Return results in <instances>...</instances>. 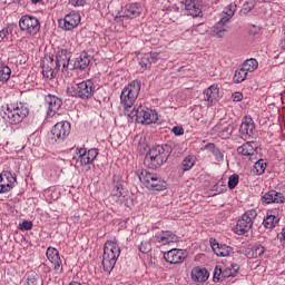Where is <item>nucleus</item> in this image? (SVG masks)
<instances>
[{
    "instance_id": "obj_41",
    "label": "nucleus",
    "mask_w": 285,
    "mask_h": 285,
    "mask_svg": "<svg viewBox=\"0 0 285 285\" xmlns=\"http://www.w3.org/2000/svg\"><path fill=\"white\" fill-rule=\"evenodd\" d=\"M233 125H228L225 122V126H223V131L220 132V137H230V135H233Z\"/></svg>"
},
{
    "instance_id": "obj_37",
    "label": "nucleus",
    "mask_w": 285,
    "mask_h": 285,
    "mask_svg": "<svg viewBox=\"0 0 285 285\" xmlns=\"http://www.w3.org/2000/svg\"><path fill=\"white\" fill-rule=\"evenodd\" d=\"M237 271H239V266L230 265L223 269V277H235L237 275Z\"/></svg>"
},
{
    "instance_id": "obj_27",
    "label": "nucleus",
    "mask_w": 285,
    "mask_h": 285,
    "mask_svg": "<svg viewBox=\"0 0 285 285\" xmlns=\"http://www.w3.org/2000/svg\"><path fill=\"white\" fill-rule=\"evenodd\" d=\"M208 277H209V274H208V271H206V268L194 267L191 269V279L194 282L204 283L208 279Z\"/></svg>"
},
{
    "instance_id": "obj_36",
    "label": "nucleus",
    "mask_w": 285,
    "mask_h": 285,
    "mask_svg": "<svg viewBox=\"0 0 285 285\" xmlns=\"http://www.w3.org/2000/svg\"><path fill=\"white\" fill-rule=\"evenodd\" d=\"M225 23H219V21L217 22V24L214 27V37H218V39H222V37H224L226 35V32H228V28L226 27H222Z\"/></svg>"
},
{
    "instance_id": "obj_30",
    "label": "nucleus",
    "mask_w": 285,
    "mask_h": 285,
    "mask_svg": "<svg viewBox=\"0 0 285 285\" xmlns=\"http://www.w3.org/2000/svg\"><path fill=\"white\" fill-rule=\"evenodd\" d=\"M277 224H279V217L272 214H267L266 218L263 220V226L267 228V230H273Z\"/></svg>"
},
{
    "instance_id": "obj_47",
    "label": "nucleus",
    "mask_w": 285,
    "mask_h": 285,
    "mask_svg": "<svg viewBox=\"0 0 285 285\" xmlns=\"http://www.w3.org/2000/svg\"><path fill=\"white\" fill-rule=\"evenodd\" d=\"M213 155H214L216 161H224V153H222V150L219 148L216 149Z\"/></svg>"
},
{
    "instance_id": "obj_33",
    "label": "nucleus",
    "mask_w": 285,
    "mask_h": 285,
    "mask_svg": "<svg viewBox=\"0 0 285 285\" xmlns=\"http://www.w3.org/2000/svg\"><path fill=\"white\" fill-rule=\"evenodd\" d=\"M10 75H12L10 67L3 62H0V81H8V79H10Z\"/></svg>"
},
{
    "instance_id": "obj_19",
    "label": "nucleus",
    "mask_w": 285,
    "mask_h": 285,
    "mask_svg": "<svg viewBox=\"0 0 285 285\" xmlns=\"http://www.w3.org/2000/svg\"><path fill=\"white\" fill-rule=\"evenodd\" d=\"M210 246L217 257H230L233 247L217 243L216 239H210Z\"/></svg>"
},
{
    "instance_id": "obj_44",
    "label": "nucleus",
    "mask_w": 285,
    "mask_h": 285,
    "mask_svg": "<svg viewBox=\"0 0 285 285\" xmlns=\"http://www.w3.org/2000/svg\"><path fill=\"white\" fill-rule=\"evenodd\" d=\"M19 228L21 230H32V222L23 220L21 224H19Z\"/></svg>"
},
{
    "instance_id": "obj_20",
    "label": "nucleus",
    "mask_w": 285,
    "mask_h": 285,
    "mask_svg": "<svg viewBox=\"0 0 285 285\" xmlns=\"http://www.w3.org/2000/svg\"><path fill=\"white\" fill-rule=\"evenodd\" d=\"M46 104L48 108V117H55L59 108H61L62 101L58 97L49 95L46 96Z\"/></svg>"
},
{
    "instance_id": "obj_50",
    "label": "nucleus",
    "mask_w": 285,
    "mask_h": 285,
    "mask_svg": "<svg viewBox=\"0 0 285 285\" xmlns=\"http://www.w3.org/2000/svg\"><path fill=\"white\" fill-rule=\"evenodd\" d=\"M233 101H242L244 99V95L242 92H235L233 94Z\"/></svg>"
},
{
    "instance_id": "obj_21",
    "label": "nucleus",
    "mask_w": 285,
    "mask_h": 285,
    "mask_svg": "<svg viewBox=\"0 0 285 285\" xmlns=\"http://www.w3.org/2000/svg\"><path fill=\"white\" fill-rule=\"evenodd\" d=\"M219 86L216 83L209 86L207 89L204 90V99L212 106L213 104H217V101H219Z\"/></svg>"
},
{
    "instance_id": "obj_25",
    "label": "nucleus",
    "mask_w": 285,
    "mask_h": 285,
    "mask_svg": "<svg viewBox=\"0 0 285 285\" xmlns=\"http://www.w3.org/2000/svg\"><path fill=\"white\" fill-rule=\"evenodd\" d=\"M235 12H237V4L229 3L224 8L219 23H228V21L235 17Z\"/></svg>"
},
{
    "instance_id": "obj_29",
    "label": "nucleus",
    "mask_w": 285,
    "mask_h": 285,
    "mask_svg": "<svg viewBox=\"0 0 285 285\" xmlns=\"http://www.w3.org/2000/svg\"><path fill=\"white\" fill-rule=\"evenodd\" d=\"M76 66L80 70H86V68L90 66V56L88 55V52L83 51L80 53V56L76 60Z\"/></svg>"
},
{
    "instance_id": "obj_43",
    "label": "nucleus",
    "mask_w": 285,
    "mask_h": 285,
    "mask_svg": "<svg viewBox=\"0 0 285 285\" xmlns=\"http://www.w3.org/2000/svg\"><path fill=\"white\" fill-rule=\"evenodd\" d=\"M139 250L144 254L150 253V250H153V245L150 244V242L145 240L139 245Z\"/></svg>"
},
{
    "instance_id": "obj_3",
    "label": "nucleus",
    "mask_w": 285,
    "mask_h": 285,
    "mask_svg": "<svg viewBox=\"0 0 285 285\" xmlns=\"http://www.w3.org/2000/svg\"><path fill=\"white\" fill-rule=\"evenodd\" d=\"M119 255H121L119 245L116 242L107 240L104 246L102 255V268L105 273H110L112 268H115V264H117Z\"/></svg>"
},
{
    "instance_id": "obj_22",
    "label": "nucleus",
    "mask_w": 285,
    "mask_h": 285,
    "mask_svg": "<svg viewBox=\"0 0 285 285\" xmlns=\"http://www.w3.org/2000/svg\"><path fill=\"white\" fill-rule=\"evenodd\" d=\"M157 242L161 244V246H169V244H177L179 236L170 230L161 232L157 235Z\"/></svg>"
},
{
    "instance_id": "obj_28",
    "label": "nucleus",
    "mask_w": 285,
    "mask_h": 285,
    "mask_svg": "<svg viewBox=\"0 0 285 285\" xmlns=\"http://www.w3.org/2000/svg\"><path fill=\"white\" fill-rule=\"evenodd\" d=\"M124 187L121 186V183H116L114 188L111 189V200L115 202V204H124Z\"/></svg>"
},
{
    "instance_id": "obj_15",
    "label": "nucleus",
    "mask_w": 285,
    "mask_h": 285,
    "mask_svg": "<svg viewBox=\"0 0 285 285\" xmlns=\"http://www.w3.org/2000/svg\"><path fill=\"white\" fill-rule=\"evenodd\" d=\"M17 178L10 171H2L0 174V194L10 193L14 188Z\"/></svg>"
},
{
    "instance_id": "obj_2",
    "label": "nucleus",
    "mask_w": 285,
    "mask_h": 285,
    "mask_svg": "<svg viewBox=\"0 0 285 285\" xmlns=\"http://www.w3.org/2000/svg\"><path fill=\"white\" fill-rule=\"evenodd\" d=\"M140 90L141 81L139 80H134L124 87L120 94V105L125 108L126 115H129L130 108L135 106V101H137Z\"/></svg>"
},
{
    "instance_id": "obj_7",
    "label": "nucleus",
    "mask_w": 285,
    "mask_h": 285,
    "mask_svg": "<svg viewBox=\"0 0 285 285\" xmlns=\"http://www.w3.org/2000/svg\"><path fill=\"white\" fill-rule=\"evenodd\" d=\"M139 179L146 188H150L151 190H166L168 186V184L161 179V176L148 170H142L139 175Z\"/></svg>"
},
{
    "instance_id": "obj_14",
    "label": "nucleus",
    "mask_w": 285,
    "mask_h": 285,
    "mask_svg": "<svg viewBox=\"0 0 285 285\" xmlns=\"http://www.w3.org/2000/svg\"><path fill=\"white\" fill-rule=\"evenodd\" d=\"M97 155H99V151L95 148L89 149L88 151L80 148L77 151V164H80V166H90V164L97 159Z\"/></svg>"
},
{
    "instance_id": "obj_31",
    "label": "nucleus",
    "mask_w": 285,
    "mask_h": 285,
    "mask_svg": "<svg viewBox=\"0 0 285 285\" xmlns=\"http://www.w3.org/2000/svg\"><path fill=\"white\" fill-rule=\"evenodd\" d=\"M265 248L262 245H254L248 252L247 257L248 259H257V257H262L264 255Z\"/></svg>"
},
{
    "instance_id": "obj_9",
    "label": "nucleus",
    "mask_w": 285,
    "mask_h": 285,
    "mask_svg": "<svg viewBox=\"0 0 285 285\" xmlns=\"http://www.w3.org/2000/svg\"><path fill=\"white\" fill-rule=\"evenodd\" d=\"M70 122L68 121H60L57 122L50 134L48 135L50 144H57L59 141H63V139H67L68 135H70Z\"/></svg>"
},
{
    "instance_id": "obj_24",
    "label": "nucleus",
    "mask_w": 285,
    "mask_h": 285,
    "mask_svg": "<svg viewBox=\"0 0 285 285\" xmlns=\"http://www.w3.org/2000/svg\"><path fill=\"white\" fill-rule=\"evenodd\" d=\"M56 59L58 68H61L62 66V71L68 70V66L70 65V55L68 53V50H59L57 52Z\"/></svg>"
},
{
    "instance_id": "obj_26",
    "label": "nucleus",
    "mask_w": 285,
    "mask_h": 285,
    "mask_svg": "<svg viewBox=\"0 0 285 285\" xmlns=\"http://www.w3.org/2000/svg\"><path fill=\"white\" fill-rule=\"evenodd\" d=\"M157 59H159V53L147 52L141 55L139 65L141 66V68H150V66H153V63H155Z\"/></svg>"
},
{
    "instance_id": "obj_5",
    "label": "nucleus",
    "mask_w": 285,
    "mask_h": 285,
    "mask_svg": "<svg viewBox=\"0 0 285 285\" xmlns=\"http://www.w3.org/2000/svg\"><path fill=\"white\" fill-rule=\"evenodd\" d=\"M29 110L27 107H23L22 105H6L2 106V118L8 121V124H11V126H17L18 124H21L23 119H26L29 115Z\"/></svg>"
},
{
    "instance_id": "obj_23",
    "label": "nucleus",
    "mask_w": 285,
    "mask_h": 285,
    "mask_svg": "<svg viewBox=\"0 0 285 285\" xmlns=\"http://www.w3.org/2000/svg\"><path fill=\"white\" fill-rule=\"evenodd\" d=\"M263 204H283L284 202V194L269 190L262 197Z\"/></svg>"
},
{
    "instance_id": "obj_18",
    "label": "nucleus",
    "mask_w": 285,
    "mask_h": 285,
    "mask_svg": "<svg viewBox=\"0 0 285 285\" xmlns=\"http://www.w3.org/2000/svg\"><path fill=\"white\" fill-rule=\"evenodd\" d=\"M46 255L47 259L53 264L55 271H59L61 273V271H63V265L61 262V256H59V250H57L55 247H48Z\"/></svg>"
},
{
    "instance_id": "obj_35",
    "label": "nucleus",
    "mask_w": 285,
    "mask_h": 285,
    "mask_svg": "<svg viewBox=\"0 0 285 285\" xmlns=\"http://www.w3.org/2000/svg\"><path fill=\"white\" fill-rule=\"evenodd\" d=\"M42 76L45 77V79H55V77L57 76V72L55 71L52 66L43 63Z\"/></svg>"
},
{
    "instance_id": "obj_39",
    "label": "nucleus",
    "mask_w": 285,
    "mask_h": 285,
    "mask_svg": "<svg viewBox=\"0 0 285 285\" xmlns=\"http://www.w3.org/2000/svg\"><path fill=\"white\" fill-rule=\"evenodd\" d=\"M254 170L256 175H264L266 170V161L264 159H259L254 165Z\"/></svg>"
},
{
    "instance_id": "obj_8",
    "label": "nucleus",
    "mask_w": 285,
    "mask_h": 285,
    "mask_svg": "<svg viewBox=\"0 0 285 285\" xmlns=\"http://www.w3.org/2000/svg\"><path fill=\"white\" fill-rule=\"evenodd\" d=\"M257 217V212L255 209L247 210L243 216L237 220L236 226L234 227V233L236 235H246L250 228L255 218Z\"/></svg>"
},
{
    "instance_id": "obj_4",
    "label": "nucleus",
    "mask_w": 285,
    "mask_h": 285,
    "mask_svg": "<svg viewBox=\"0 0 285 285\" xmlns=\"http://www.w3.org/2000/svg\"><path fill=\"white\" fill-rule=\"evenodd\" d=\"M67 95L69 97H79V99H92V95H95V82L92 80H83L81 82L73 80L67 87Z\"/></svg>"
},
{
    "instance_id": "obj_46",
    "label": "nucleus",
    "mask_w": 285,
    "mask_h": 285,
    "mask_svg": "<svg viewBox=\"0 0 285 285\" xmlns=\"http://www.w3.org/2000/svg\"><path fill=\"white\" fill-rule=\"evenodd\" d=\"M88 0H69V3L75 8L82 7Z\"/></svg>"
},
{
    "instance_id": "obj_6",
    "label": "nucleus",
    "mask_w": 285,
    "mask_h": 285,
    "mask_svg": "<svg viewBox=\"0 0 285 285\" xmlns=\"http://www.w3.org/2000/svg\"><path fill=\"white\" fill-rule=\"evenodd\" d=\"M127 117H130V119H135L137 124H142L144 126H150V124H157L159 120V115L157 111L139 106L137 109L131 110L129 114H127Z\"/></svg>"
},
{
    "instance_id": "obj_42",
    "label": "nucleus",
    "mask_w": 285,
    "mask_h": 285,
    "mask_svg": "<svg viewBox=\"0 0 285 285\" xmlns=\"http://www.w3.org/2000/svg\"><path fill=\"white\" fill-rule=\"evenodd\" d=\"M237 184H239V175L234 174L228 179V188L233 190V188H235Z\"/></svg>"
},
{
    "instance_id": "obj_16",
    "label": "nucleus",
    "mask_w": 285,
    "mask_h": 285,
    "mask_svg": "<svg viewBox=\"0 0 285 285\" xmlns=\"http://www.w3.org/2000/svg\"><path fill=\"white\" fill-rule=\"evenodd\" d=\"M164 257L168 264H183V262H186L188 253L184 249L174 248L165 253Z\"/></svg>"
},
{
    "instance_id": "obj_49",
    "label": "nucleus",
    "mask_w": 285,
    "mask_h": 285,
    "mask_svg": "<svg viewBox=\"0 0 285 285\" xmlns=\"http://www.w3.org/2000/svg\"><path fill=\"white\" fill-rule=\"evenodd\" d=\"M206 150H208L209 153H212V155L217 150V147H215V144L209 142L205 146Z\"/></svg>"
},
{
    "instance_id": "obj_52",
    "label": "nucleus",
    "mask_w": 285,
    "mask_h": 285,
    "mask_svg": "<svg viewBox=\"0 0 285 285\" xmlns=\"http://www.w3.org/2000/svg\"><path fill=\"white\" fill-rule=\"evenodd\" d=\"M9 32L8 29H2L0 31V39H6V37H8Z\"/></svg>"
},
{
    "instance_id": "obj_57",
    "label": "nucleus",
    "mask_w": 285,
    "mask_h": 285,
    "mask_svg": "<svg viewBox=\"0 0 285 285\" xmlns=\"http://www.w3.org/2000/svg\"><path fill=\"white\" fill-rule=\"evenodd\" d=\"M87 170H90V166L87 167Z\"/></svg>"
},
{
    "instance_id": "obj_38",
    "label": "nucleus",
    "mask_w": 285,
    "mask_h": 285,
    "mask_svg": "<svg viewBox=\"0 0 285 285\" xmlns=\"http://www.w3.org/2000/svg\"><path fill=\"white\" fill-rule=\"evenodd\" d=\"M39 284H40L39 274H37L36 272H29L27 274L26 285H39Z\"/></svg>"
},
{
    "instance_id": "obj_10",
    "label": "nucleus",
    "mask_w": 285,
    "mask_h": 285,
    "mask_svg": "<svg viewBox=\"0 0 285 285\" xmlns=\"http://www.w3.org/2000/svg\"><path fill=\"white\" fill-rule=\"evenodd\" d=\"M19 27L22 32H26V35H31V37H35V35L41 30L39 19L33 16H22L19 21Z\"/></svg>"
},
{
    "instance_id": "obj_13",
    "label": "nucleus",
    "mask_w": 285,
    "mask_h": 285,
    "mask_svg": "<svg viewBox=\"0 0 285 285\" xmlns=\"http://www.w3.org/2000/svg\"><path fill=\"white\" fill-rule=\"evenodd\" d=\"M79 23H81V16L76 11H71L62 20H59V26L62 30H75Z\"/></svg>"
},
{
    "instance_id": "obj_54",
    "label": "nucleus",
    "mask_w": 285,
    "mask_h": 285,
    "mask_svg": "<svg viewBox=\"0 0 285 285\" xmlns=\"http://www.w3.org/2000/svg\"><path fill=\"white\" fill-rule=\"evenodd\" d=\"M281 46H282V48L285 50V37H284V39L282 40Z\"/></svg>"
},
{
    "instance_id": "obj_1",
    "label": "nucleus",
    "mask_w": 285,
    "mask_h": 285,
    "mask_svg": "<svg viewBox=\"0 0 285 285\" xmlns=\"http://www.w3.org/2000/svg\"><path fill=\"white\" fill-rule=\"evenodd\" d=\"M170 146L165 145H158L155 147H151L149 151L146 154L144 164L147 168H150L151 170H155L159 168V166H164L166 161H168V157H170Z\"/></svg>"
},
{
    "instance_id": "obj_32",
    "label": "nucleus",
    "mask_w": 285,
    "mask_h": 285,
    "mask_svg": "<svg viewBox=\"0 0 285 285\" xmlns=\"http://www.w3.org/2000/svg\"><path fill=\"white\" fill-rule=\"evenodd\" d=\"M259 66V62H257L256 59H247L244 61L242 68L248 72H255Z\"/></svg>"
},
{
    "instance_id": "obj_51",
    "label": "nucleus",
    "mask_w": 285,
    "mask_h": 285,
    "mask_svg": "<svg viewBox=\"0 0 285 285\" xmlns=\"http://www.w3.org/2000/svg\"><path fill=\"white\" fill-rule=\"evenodd\" d=\"M173 132L174 135H177V136L184 135V129L181 127H174Z\"/></svg>"
},
{
    "instance_id": "obj_56",
    "label": "nucleus",
    "mask_w": 285,
    "mask_h": 285,
    "mask_svg": "<svg viewBox=\"0 0 285 285\" xmlns=\"http://www.w3.org/2000/svg\"><path fill=\"white\" fill-rule=\"evenodd\" d=\"M220 184H222V181H218V183H217V186H219Z\"/></svg>"
},
{
    "instance_id": "obj_45",
    "label": "nucleus",
    "mask_w": 285,
    "mask_h": 285,
    "mask_svg": "<svg viewBox=\"0 0 285 285\" xmlns=\"http://www.w3.org/2000/svg\"><path fill=\"white\" fill-rule=\"evenodd\" d=\"M219 277H224V268L216 266L214 271V279H219Z\"/></svg>"
},
{
    "instance_id": "obj_17",
    "label": "nucleus",
    "mask_w": 285,
    "mask_h": 285,
    "mask_svg": "<svg viewBox=\"0 0 285 285\" xmlns=\"http://www.w3.org/2000/svg\"><path fill=\"white\" fill-rule=\"evenodd\" d=\"M239 132L242 139H249L253 132H255V122H253V118L245 117L240 124Z\"/></svg>"
},
{
    "instance_id": "obj_55",
    "label": "nucleus",
    "mask_w": 285,
    "mask_h": 285,
    "mask_svg": "<svg viewBox=\"0 0 285 285\" xmlns=\"http://www.w3.org/2000/svg\"><path fill=\"white\" fill-rule=\"evenodd\" d=\"M41 0H31V3H40Z\"/></svg>"
},
{
    "instance_id": "obj_34",
    "label": "nucleus",
    "mask_w": 285,
    "mask_h": 285,
    "mask_svg": "<svg viewBox=\"0 0 285 285\" xmlns=\"http://www.w3.org/2000/svg\"><path fill=\"white\" fill-rule=\"evenodd\" d=\"M246 77H248V72L240 67L235 71L233 81L234 83H242V81H246Z\"/></svg>"
},
{
    "instance_id": "obj_12",
    "label": "nucleus",
    "mask_w": 285,
    "mask_h": 285,
    "mask_svg": "<svg viewBox=\"0 0 285 285\" xmlns=\"http://www.w3.org/2000/svg\"><path fill=\"white\" fill-rule=\"evenodd\" d=\"M259 145L256 141H247L237 148L238 155L248 157L249 161H257V149Z\"/></svg>"
},
{
    "instance_id": "obj_11",
    "label": "nucleus",
    "mask_w": 285,
    "mask_h": 285,
    "mask_svg": "<svg viewBox=\"0 0 285 285\" xmlns=\"http://www.w3.org/2000/svg\"><path fill=\"white\" fill-rule=\"evenodd\" d=\"M142 9L139 3H130L125 7L122 14L116 16V21H126V19H137L141 14Z\"/></svg>"
},
{
    "instance_id": "obj_53",
    "label": "nucleus",
    "mask_w": 285,
    "mask_h": 285,
    "mask_svg": "<svg viewBox=\"0 0 285 285\" xmlns=\"http://www.w3.org/2000/svg\"><path fill=\"white\" fill-rule=\"evenodd\" d=\"M278 239L285 244V227L282 229V233L278 234Z\"/></svg>"
},
{
    "instance_id": "obj_40",
    "label": "nucleus",
    "mask_w": 285,
    "mask_h": 285,
    "mask_svg": "<svg viewBox=\"0 0 285 285\" xmlns=\"http://www.w3.org/2000/svg\"><path fill=\"white\" fill-rule=\"evenodd\" d=\"M183 170H190L195 166V158L193 156H186L181 163Z\"/></svg>"
},
{
    "instance_id": "obj_48",
    "label": "nucleus",
    "mask_w": 285,
    "mask_h": 285,
    "mask_svg": "<svg viewBox=\"0 0 285 285\" xmlns=\"http://www.w3.org/2000/svg\"><path fill=\"white\" fill-rule=\"evenodd\" d=\"M224 126H226V122H218L217 125L214 126V131L218 132V135H222L224 130Z\"/></svg>"
}]
</instances>
